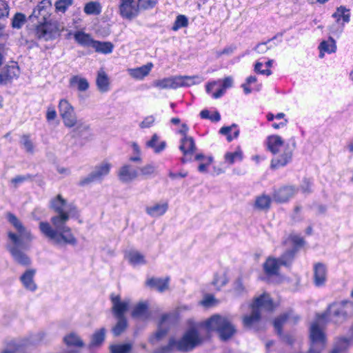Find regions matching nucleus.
<instances>
[{
    "label": "nucleus",
    "mask_w": 353,
    "mask_h": 353,
    "mask_svg": "<svg viewBox=\"0 0 353 353\" xmlns=\"http://www.w3.org/2000/svg\"><path fill=\"white\" fill-rule=\"evenodd\" d=\"M202 329H205L208 332L216 331L223 341L231 338L236 332L234 326L227 317L215 314L201 323L199 325L189 328L180 339H170L168 345L157 350L156 353H170L173 350L180 352L192 350L203 341L201 336Z\"/></svg>",
    "instance_id": "nucleus-1"
},
{
    "label": "nucleus",
    "mask_w": 353,
    "mask_h": 353,
    "mask_svg": "<svg viewBox=\"0 0 353 353\" xmlns=\"http://www.w3.org/2000/svg\"><path fill=\"white\" fill-rule=\"evenodd\" d=\"M52 208L58 213L50 219L52 225L47 221L39 223V230L42 234L56 244H68L75 245L77 243L76 237L70 228L66 225L70 217L76 216L77 210L71 203H67L61 196L52 201Z\"/></svg>",
    "instance_id": "nucleus-2"
},
{
    "label": "nucleus",
    "mask_w": 353,
    "mask_h": 353,
    "mask_svg": "<svg viewBox=\"0 0 353 353\" xmlns=\"http://www.w3.org/2000/svg\"><path fill=\"white\" fill-rule=\"evenodd\" d=\"M352 313V302L343 301L331 304L325 312L318 314L310 328L311 346L308 353H321L325 347L327 339L324 329L327 322L342 323Z\"/></svg>",
    "instance_id": "nucleus-3"
},
{
    "label": "nucleus",
    "mask_w": 353,
    "mask_h": 353,
    "mask_svg": "<svg viewBox=\"0 0 353 353\" xmlns=\"http://www.w3.org/2000/svg\"><path fill=\"white\" fill-rule=\"evenodd\" d=\"M8 219L18 232L17 234L9 232L8 236L12 243L9 246V250L17 263L23 265H29L30 259L21 250V248H26V243L32 241L31 233L23 227L21 222L14 214H8Z\"/></svg>",
    "instance_id": "nucleus-4"
},
{
    "label": "nucleus",
    "mask_w": 353,
    "mask_h": 353,
    "mask_svg": "<svg viewBox=\"0 0 353 353\" xmlns=\"http://www.w3.org/2000/svg\"><path fill=\"white\" fill-rule=\"evenodd\" d=\"M265 144L267 149L274 156L271 161L272 169L284 167L292 161L293 151L296 147L294 139L292 140L290 145L280 136L272 134L267 137Z\"/></svg>",
    "instance_id": "nucleus-5"
},
{
    "label": "nucleus",
    "mask_w": 353,
    "mask_h": 353,
    "mask_svg": "<svg viewBox=\"0 0 353 353\" xmlns=\"http://www.w3.org/2000/svg\"><path fill=\"white\" fill-rule=\"evenodd\" d=\"M48 9L50 3L48 1H41L33 11V15L43 19V23L39 25L35 30V34L39 39L48 41L54 39L59 34V28L56 22H48L50 17Z\"/></svg>",
    "instance_id": "nucleus-6"
},
{
    "label": "nucleus",
    "mask_w": 353,
    "mask_h": 353,
    "mask_svg": "<svg viewBox=\"0 0 353 353\" xmlns=\"http://www.w3.org/2000/svg\"><path fill=\"white\" fill-rule=\"evenodd\" d=\"M58 110L65 127L74 128V132L79 135L89 130V125L77 119L74 107L67 99H61L59 101Z\"/></svg>",
    "instance_id": "nucleus-7"
},
{
    "label": "nucleus",
    "mask_w": 353,
    "mask_h": 353,
    "mask_svg": "<svg viewBox=\"0 0 353 353\" xmlns=\"http://www.w3.org/2000/svg\"><path fill=\"white\" fill-rule=\"evenodd\" d=\"M203 78L199 75L172 76L153 81L152 85L159 89H177L181 87H190L201 83Z\"/></svg>",
    "instance_id": "nucleus-8"
},
{
    "label": "nucleus",
    "mask_w": 353,
    "mask_h": 353,
    "mask_svg": "<svg viewBox=\"0 0 353 353\" xmlns=\"http://www.w3.org/2000/svg\"><path fill=\"white\" fill-rule=\"evenodd\" d=\"M157 0H119V12L122 18L132 20L141 10L153 8Z\"/></svg>",
    "instance_id": "nucleus-9"
},
{
    "label": "nucleus",
    "mask_w": 353,
    "mask_h": 353,
    "mask_svg": "<svg viewBox=\"0 0 353 353\" xmlns=\"http://www.w3.org/2000/svg\"><path fill=\"white\" fill-rule=\"evenodd\" d=\"M249 307L252 309V314L243 317V325L246 327L252 328L259 322L261 311L262 310H272L274 305L269 294H263L256 298Z\"/></svg>",
    "instance_id": "nucleus-10"
},
{
    "label": "nucleus",
    "mask_w": 353,
    "mask_h": 353,
    "mask_svg": "<svg viewBox=\"0 0 353 353\" xmlns=\"http://www.w3.org/2000/svg\"><path fill=\"white\" fill-rule=\"evenodd\" d=\"M294 255V250H290L285 252L281 258L269 257L263 264V270L268 275H275L278 273L281 265H288Z\"/></svg>",
    "instance_id": "nucleus-11"
},
{
    "label": "nucleus",
    "mask_w": 353,
    "mask_h": 353,
    "mask_svg": "<svg viewBox=\"0 0 353 353\" xmlns=\"http://www.w3.org/2000/svg\"><path fill=\"white\" fill-rule=\"evenodd\" d=\"M233 79L232 77H227L223 79L212 81L206 84L205 90L208 94L214 99L221 97L225 92L226 89L232 87Z\"/></svg>",
    "instance_id": "nucleus-12"
},
{
    "label": "nucleus",
    "mask_w": 353,
    "mask_h": 353,
    "mask_svg": "<svg viewBox=\"0 0 353 353\" xmlns=\"http://www.w3.org/2000/svg\"><path fill=\"white\" fill-rule=\"evenodd\" d=\"M111 168L110 163L108 161L101 162L97 165L87 176L80 180L79 185H85L94 181H101L109 174Z\"/></svg>",
    "instance_id": "nucleus-13"
},
{
    "label": "nucleus",
    "mask_w": 353,
    "mask_h": 353,
    "mask_svg": "<svg viewBox=\"0 0 353 353\" xmlns=\"http://www.w3.org/2000/svg\"><path fill=\"white\" fill-rule=\"evenodd\" d=\"M112 303V312L116 318H125L124 314L128 310L130 301V299L121 300L118 295H112L111 296Z\"/></svg>",
    "instance_id": "nucleus-14"
},
{
    "label": "nucleus",
    "mask_w": 353,
    "mask_h": 353,
    "mask_svg": "<svg viewBox=\"0 0 353 353\" xmlns=\"http://www.w3.org/2000/svg\"><path fill=\"white\" fill-rule=\"evenodd\" d=\"M139 176V172L130 165H124L120 168L118 172L119 180L123 183H130L136 179Z\"/></svg>",
    "instance_id": "nucleus-15"
},
{
    "label": "nucleus",
    "mask_w": 353,
    "mask_h": 353,
    "mask_svg": "<svg viewBox=\"0 0 353 353\" xmlns=\"http://www.w3.org/2000/svg\"><path fill=\"white\" fill-rule=\"evenodd\" d=\"M131 315L132 318L146 321L150 318V313L148 310V303L146 301H141L137 303L132 308Z\"/></svg>",
    "instance_id": "nucleus-16"
},
{
    "label": "nucleus",
    "mask_w": 353,
    "mask_h": 353,
    "mask_svg": "<svg viewBox=\"0 0 353 353\" xmlns=\"http://www.w3.org/2000/svg\"><path fill=\"white\" fill-rule=\"evenodd\" d=\"M297 192V190L293 186H285L276 190L273 196L275 201L284 203L293 197Z\"/></svg>",
    "instance_id": "nucleus-17"
},
{
    "label": "nucleus",
    "mask_w": 353,
    "mask_h": 353,
    "mask_svg": "<svg viewBox=\"0 0 353 353\" xmlns=\"http://www.w3.org/2000/svg\"><path fill=\"white\" fill-rule=\"evenodd\" d=\"M124 257L134 267L145 265L147 262L145 255L137 250L126 251Z\"/></svg>",
    "instance_id": "nucleus-18"
},
{
    "label": "nucleus",
    "mask_w": 353,
    "mask_h": 353,
    "mask_svg": "<svg viewBox=\"0 0 353 353\" xmlns=\"http://www.w3.org/2000/svg\"><path fill=\"white\" fill-rule=\"evenodd\" d=\"M327 281V268L323 263H317L314 267V283L316 287H322Z\"/></svg>",
    "instance_id": "nucleus-19"
},
{
    "label": "nucleus",
    "mask_w": 353,
    "mask_h": 353,
    "mask_svg": "<svg viewBox=\"0 0 353 353\" xmlns=\"http://www.w3.org/2000/svg\"><path fill=\"white\" fill-rule=\"evenodd\" d=\"M19 74V68L16 65H12L6 67L0 73V85H6L10 82L14 78Z\"/></svg>",
    "instance_id": "nucleus-20"
},
{
    "label": "nucleus",
    "mask_w": 353,
    "mask_h": 353,
    "mask_svg": "<svg viewBox=\"0 0 353 353\" xmlns=\"http://www.w3.org/2000/svg\"><path fill=\"white\" fill-rule=\"evenodd\" d=\"M36 271L33 269L26 270L20 277V281L23 286L29 291L34 292L37 289V285L34 282V277Z\"/></svg>",
    "instance_id": "nucleus-21"
},
{
    "label": "nucleus",
    "mask_w": 353,
    "mask_h": 353,
    "mask_svg": "<svg viewBox=\"0 0 353 353\" xmlns=\"http://www.w3.org/2000/svg\"><path fill=\"white\" fill-rule=\"evenodd\" d=\"M152 68L153 64L152 63H148L141 67L129 68L127 70V72L131 77L137 80H142L149 74Z\"/></svg>",
    "instance_id": "nucleus-22"
},
{
    "label": "nucleus",
    "mask_w": 353,
    "mask_h": 353,
    "mask_svg": "<svg viewBox=\"0 0 353 353\" xmlns=\"http://www.w3.org/2000/svg\"><path fill=\"white\" fill-rule=\"evenodd\" d=\"M168 209L167 202L156 203L145 208L146 213L152 217H159L163 216Z\"/></svg>",
    "instance_id": "nucleus-23"
},
{
    "label": "nucleus",
    "mask_w": 353,
    "mask_h": 353,
    "mask_svg": "<svg viewBox=\"0 0 353 353\" xmlns=\"http://www.w3.org/2000/svg\"><path fill=\"white\" fill-rule=\"evenodd\" d=\"M169 278H150L146 281V285L157 290L159 292H163L169 288Z\"/></svg>",
    "instance_id": "nucleus-24"
},
{
    "label": "nucleus",
    "mask_w": 353,
    "mask_h": 353,
    "mask_svg": "<svg viewBox=\"0 0 353 353\" xmlns=\"http://www.w3.org/2000/svg\"><path fill=\"white\" fill-rule=\"evenodd\" d=\"M224 162L230 165L236 162H241L243 159V152L240 146H237L232 151H228L224 154Z\"/></svg>",
    "instance_id": "nucleus-25"
},
{
    "label": "nucleus",
    "mask_w": 353,
    "mask_h": 353,
    "mask_svg": "<svg viewBox=\"0 0 353 353\" xmlns=\"http://www.w3.org/2000/svg\"><path fill=\"white\" fill-rule=\"evenodd\" d=\"M319 57L321 59L324 57L325 53H334L336 50L335 40L332 37H329L327 40L322 41L319 46Z\"/></svg>",
    "instance_id": "nucleus-26"
},
{
    "label": "nucleus",
    "mask_w": 353,
    "mask_h": 353,
    "mask_svg": "<svg viewBox=\"0 0 353 353\" xmlns=\"http://www.w3.org/2000/svg\"><path fill=\"white\" fill-rule=\"evenodd\" d=\"M74 38L77 43L84 48H92L94 43L95 42V40L92 38L90 34L85 33L81 30L75 32L74 34Z\"/></svg>",
    "instance_id": "nucleus-27"
},
{
    "label": "nucleus",
    "mask_w": 353,
    "mask_h": 353,
    "mask_svg": "<svg viewBox=\"0 0 353 353\" xmlns=\"http://www.w3.org/2000/svg\"><path fill=\"white\" fill-rule=\"evenodd\" d=\"M350 345V339L340 337L335 339L333 347L330 353H346Z\"/></svg>",
    "instance_id": "nucleus-28"
},
{
    "label": "nucleus",
    "mask_w": 353,
    "mask_h": 353,
    "mask_svg": "<svg viewBox=\"0 0 353 353\" xmlns=\"http://www.w3.org/2000/svg\"><path fill=\"white\" fill-rule=\"evenodd\" d=\"M146 147L152 148L155 153H160L165 150L166 143L164 141H160L159 137L154 134L150 140L145 143Z\"/></svg>",
    "instance_id": "nucleus-29"
},
{
    "label": "nucleus",
    "mask_w": 353,
    "mask_h": 353,
    "mask_svg": "<svg viewBox=\"0 0 353 353\" xmlns=\"http://www.w3.org/2000/svg\"><path fill=\"white\" fill-rule=\"evenodd\" d=\"M96 83L101 92H107L110 90L109 78L103 70L98 72Z\"/></svg>",
    "instance_id": "nucleus-30"
},
{
    "label": "nucleus",
    "mask_w": 353,
    "mask_h": 353,
    "mask_svg": "<svg viewBox=\"0 0 353 353\" xmlns=\"http://www.w3.org/2000/svg\"><path fill=\"white\" fill-rule=\"evenodd\" d=\"M179 149L184 154L192 153L195 150V143L193 138L191 137H182Z\"/></svg>",
    "instance_id": "nucleus-31"
},
{
    "label": "nucleus",
    "mask_w": 353,
    "mask_h": 353,
    "mask_svg": "<svg viewBox=\"0 0 353 353\" xmlns=\"http://www.w3.org/2000/svg\"><path fill=\"white\" fill-rule=\"evenodd\" d=\"M332 17L336 19V21L343 26L350 21V12L344 7L339 8L333 14Z\"/></svg>",
    "instance_id": "nucleus-32"
},
{
    "label": "nucleus",
    "mask_w": 353,
    "mask_h": 353,
    "mask_svg": "<svg viewBox=\"0 0 353 353\" xmlns=\"http://www.w3.org/2000/svg\"><path fill=\"white\" fill-rule=\"evenodd\" d=\"M83 11L88 15H99L102 11V6L99 1H89L85 4Z\"/></svg>",
    "instance_id": "nucleus-33"
},
{
    "label": "nucleus",
    "mask_w": 353,
    "mask_h": 353,
    "mask_svg": "<svg viewBox=\"0 0 353 353\" xmlns=\"http://www.w3.org/2000/svg\"><path fill=\"white\" fill-rule=\"evenodd\" d=\"M92 48L97 52H100L102 54H110L112 52L114 46L111 42H102L95 41Z\"/></svg>",
    "instance_id": "nucleus-34"
},
{
    "label": "nucleus",
    "mask_w": 353,
    "mask_h": 353,
    "mask_svg": "<svg viewBox=\"0 0 353 353\" xmlns=\"http://www.w3.org/2000/svg\"><path fill=\"white\" fill-rule=\"evenodd\" d=\"M26 343L21 341H12L9 343L1 353H24Z\"/></svg>",
    "instance_id": "nucleus-35"
},
{
    "label": "nucleus",
    "mask_w": 353,
    "mask_h": 353,
    "mask_svg": "<svg viewBox=\"0 0 353 353\" xmlns=\"http://www.w3.org/2000/svg\"><path fill=\"white\" fill-rule=\"evenodd\" d=\"M63 341L68 346L83 347L84 345L79 336L74 332L67 334L64 337Z\"/></svg>",
    "instance_id": "nucleus-36"
},
{
    "label": "nucleus",
    "mask_w": 353,
    "mask_h": 353,
    "mask_svg": "<svg viewBox=\"0 0 353 353\" xmlns=\"http://www.w3.org/2000/svg\"><path fill=\"white\" fill-rule=\"evenodd\" d=\"M70 85L74 87H77L79 91H85L89 88V83L88 81L83 77L79 76H74L70 80Z\"/></svg>",
    "instance_id": "nucleus-37"
},
{
    "label": "nucleus",
    "mask_w": 353,
    "mask_h": 353,
    "mask_svg": "<svg viewBox=\"0 0 353 353\" xmlns=\"http://www.w3.org/2000/svg\"><path fill=\"white\" fill-rule=\"evenodd\" d=\"M220 133L227 136L228 141H231L239 136V130H236V126L233 125L232 126L223 127L220 129Z\"/></svg>",
    "instance_id": "nucleus-38"
},
{
    "label": "nucleus",
    "mask_w": 353,
    "mask_h": 353,
    "mask_svg": "<svg viewBox=\"0 0 353 353\" xmlns=\"http://www.w3.org/2000/svg\"><path fill=\"white\" fill-rule=\"evenodd\" d=\"M105 332L106 330L105 328H101L96 331L92 335L90 346L95 347L100 345L105 339Z\"/></svg>",
    "instance_id": "nucleus-39"
},
{
    "label": "nucleus",
    "mask_w": 353,
    "mask_h": 353,
    "mask_svg": "<svg viewBox=\"0 0 353 353\" xmlns=\"http://www.w3.org/2000/svg\"><path fill=\"white\" fill-rule=\"evenodd\" d=\"M291 314H283L276 319L274 321V327L279 334H281L282 325L291 321Z\"/></svg>",
    "instance_id": "nucleus-40"
},
{
    "label": "nucleus",
    "mask_w": 353,
    "mask_h": 353,
    "mask_svg": "<svg viewBox=\"0 0 353 353\" xmlns=\"http://www.w3.org/2000/svg\"><path fill=\"white\" fill-rule=\"evenodd\" d=\"M132 349L130 343L114 344L110 347L111 353H129Z\"/></svg>",
    "instance_id": "nucleus-41"
},
{
    "label": "nucleus",
    "mask_w": 353,
    "mask_h": 353,
    "mask_svg": "<svg viewBox=\"0 0 353 353\" xmlns=\"http://www.w3.org/2000/svg\"><path fill=\"white\" fill-rule=\"evenodd\" d=\"M271 199L268 196L262 195L256 198L255 207L259 210H265L269 208Z\"/></svg>",
    "instance_id": "nucleus-42"
},
{
    "label": "nucleus",
    "mask_w": 353,
    "mask_h": 353,
    "mask_svg": "<svg viewBox=\"0 0 353 353\" xmlns=\"http://www.w3.org/2000/svg\"><path fill=\"white\" fill-rule=\"evenodd\" d=\"M118 321L112 328V333L114 336H119L127 327L128 323L125 318H117Z\"/></svg>",
    "instance_id": "nucleus-43"
},
{
    "label": "nucleus",
    "mask_w": 353,
    "mask_h": 353,
    "mask_svg": "<svg viewBox=\"0 0 353 353\" xmlns=\"http://www.w3.org/2000/svg\"><path fill=\"white\" fill-rule=\"evenodd\" d=\"M228 283V279L225 274H216L212 281V284L217 290H221Z\"/></svg>",
    "instance_id": "nucleus-44"
},
{
    "label": "nucleus",
    "mask_w": 353,
    "mask_h": 353,
    "mask_svg": "<svg viewBox=\"0 0 353 353\" xmlns=\"http://www.w3.org/2000/svg\"><path fill=\"white\" fill-rule=\"evenodd\" d=\"M131 148L132 150V155L130 157V161L137 163L141 162V151L139 145L137 143L133 142L131 144Z\"/></svg>",
    "instance_id": "nucleus-45"
},
{
    "label": "nucleus",
    "mask_w": 353,
    "mask_h": 353,
    "mask_svg": "<svg viewBox=\"0 0 353 353\" xmlns=\"http://www.w3.org/2000/svg\"><path fill=\"white\" fill-rule=\"evenodd\" d=\"M47 337V333L44 331H39L30 336L28 343L30 344H38L43 342Z\"/></svg>",
    "instance_id": "nucleus-46"
},
{
    "label": "nucleus",
    "mask_w": 353,
    "mask_h": 353,
    "mask_svg": "<svg viewBox=\"0 0 353 353\" xmlns=\"http://www.w3.org/2000/svg\"><path fill=\"white\" fill-rule=\"evenodd\" d=\"M139 170L140 172V175L148 178L154 174L156 168L153 164H147L139 168Z\"/></svg>",
    "instance_id": "nucleus-47"
},
{
    "label": "nucleus",
    "mask_w": 353,
    "mask_h": 353,
    "mask_svg": "<svg viewBox=\"0 0 353 353\" xmlns=\"http://www.w3.org/2000/svg\"><path fill=\"white\" fill-rule=\"evenodd\" d=\"M188 18L185 15L180 14L176 17L172 30L176 31L181 28L188 26Z\"/></svg>",
    "instance_id": "nucleus-48"
},
{
    "label": "nucleus",
    "mask_w": 353,
    "mask_h": 353,
    "mask_svg": "<svg viewBox=\"0 0 353 353\" xmlns=\"http://www.w3.org/2000/svg\"><path fill=\"white\" fill-rule=\"evenodd\" d=\"M200 116L202 119H208L212 121H219L221 119V115L218 112H214L210 114L208 110H203L200 112Z\"/></svg>",
    "instance_id": "nucleus-49"
},
{
    "label": "nucleus",
    "mask_w": 353,
    "mask_h": 353,
    "mask_svg": "<svg viewBox=\"0 0 353 353\" xmlns=\"http://www.w3.org/2000/svg\"><path fill=\"white\" fill-rule=\"evenodd\" d=\"M25 15L21 13H17L12 19V26L14 28H20L24 24Z\"/></svg>",
    "instance_id": "nucleus-50"
},
{
    "label": "nucleus",
    "mask_w": 353,
    "mask_h": 353,
    "mask_svg": "<svg viewBox=\"0 0 353 353\" xmlns=\"http://www.w3.org/2000/svg\"><path fill=\"white\" fill-rule=\"evenodd\" d=\"M21 143L23 145L26 152L30 153L33 152L34 145L28 136L23 135L21 139Z\"/></svg>",
    "instance_id": "nucleus-51"
},
{
    "label": "nucleus",
    "mask_w": 353,
    "mask_h": 353,
    "mask_svg": "<svg viewBox=\"0 0 353 353\" xmlns=\"http://www.w3.org/2000/svg\"><path fill=\"white\" fill-rule=\"evenodd\" d=\"M212 157H207L206 158H203V160L199 163L198 170L202 173L208 172V167L212 163Z\"/></svg>",
    "instance_id": "nucleus-52"
},
{
    "label": "nucleus",
    "mask_w": 353,
    "mask_h": 353,
    "mask_svg": "<svg viewBox=\"0 0 353 353\" xmlns=\"http://www.w3.org/2000/svg\"><path fill=\"white\" fill-rule=\"evenodd\" d=\"M168 314H164L161 317V321L160 322L159 330L156 333V338L157 339H161L163 336H165L167 333V330L163 328V324L165 323L167 319H168Z\"/></svg>",
    "instance_id": "nucleus-53"
},
{
    "label": "nucleus",
    "mask_w": 353,
    "mask_h": 353,
    "mask_svg": "<svg viewBox=\"0 0 353 353\" xmlns=\"http://www.w3.org/2000/svg\"><path fill=\"white\" fill-rule=\"evenodd\" d=\"M72 3V0H58L55 3L56 9L59 12H64Z\"/></svg>",
    "instance_id": "nucleus-54"
},
{
    "label": "nucleus",
    "mask_w": 353,
    "mask_h": 353,
    "mask_svg": "<svg viewBox=\"0 0 353 353\" xmlns=\"http://www.w3.org/2000/svg\"><path fill=\"white\" fill-rule=\"evenodd\" d=\"M9 14V6L5 0H0V19H6Z\"/></svg>",
    "instance_id": "nucleus-55"
},
{
    "label": "nucleus",
    "mask_w": 353,
    "mask_h": 353,
    "mask_svg": "<svg viewBox=\"0 0 353 353\" xmlns=\"http://www.w3.org/2000/svg\"><path fill=\"white\" fill-rule=\"evenodd\" d=\"M263 66V62L260 61H256L254 65L255 72L261 74L270 76L272 74L271 70L270 69H262Z\"/></svg>",
    "instance_id": "nucleus-56"
},
{
    "label": "nucleus",
    "mask_w": 353,
    "mask_h": 353,
    "mask_svg": "<svg viewBox=\"0 0 353 353\" xmlns=\"http://www.w3.org/2000/svg\"><path fill=\"white\" fill-rule=\"evenodd\" d=\"M155 121V118L153 116H148L145 117L143 121L140 123L141 128H148L151 127Z\"/></svg>",
    "instance_id": "nucleus-57"
},
{
    "label": "nucleus",
    "mask_w": 353,
    "mask_h": 353,
    "mask_svg": "<svg viewBox=\"0 0 353 353\" xmlns=\"http://www.w3.org/2000/svg\"><path fill=\"white\" fill-rule=\"evenodd\" d=\"M233 289L236 295H240L244 292L245 288L240 279H238L234 282Z\"/></svg>",
    "instance_id": "nucleus-58"
},
{
    "label": "nucleus",
    "mask_w": 353,
    "mask_h": 353,
    "mask_svg": "<svg viewBox=\"0 0 353 353\" xmlns=\"http://www.w3.org/2000/svg\"><path fill=\"white\" fill-rule=\"evenodd\" d=\"M269 42H270V41H268V42H264V43H259L255 47L254 50L259 54H264V53H265L270 49V47L268 46V43Z\"/></svg>",
    "instance_id": "nucleus-59"
},
{
    "label": "nucleus",
    "mask_w": 353,
    "mask_h": 353,
    "mask_svg": "<svg viewBox=\"0 0 353 353\" xmlns=\"http://www.w3.org/2000/svg\"><path fill=\"white\" fill-rule=\"evenodd\" d=\"M249 85H250L248 84L247 83H245L242 84V85H241L245 94H246L251 93L252 90L259 91L261 88V84L256 85L253 88H250Z\"/></svg>",
    "instance_id": "nucleus-60"
},
{
    "label": "nucleus",
    "mask_w": 353,
    "mask_h": 353,
    "mask_svg": "<svg viewBox=\"0 0 353 353\" xmlns=\"http://www.w3.org/2000/svg\"><path fill=\"white\" fill-rule=\"evenodd\" d=\"M214 297L212 295L205 296L201 301V304L205 307H210L214 303Z\"/></svg>",
    "instance_id": "nucleus-61"
},
{
    "label": "nucleus",
    "mask_w": 353,
    "mask_h": 353,
    "mask_svg": "<svg viewBox=\"0 0 353 353\" xmlns=\"http://www.w3.org/2000/svg\"><path fill=\"white\" fill-rule=\"evenodd\" d=\"M57 117V112L54 107H49L46 113V119L48 121L54 120Z\"/></svg>",
    "instance_id": "nucleus-62"
},
{
    "label": "nucleus",
    "mask_w": 353,
    "mask_h": 353,
    "mask_svg": "<svg viewBox=\"0 0 353 353\" xmlns=\"http://www.w3.org/2000/svg\"><path fill=\"white\" fill-rule=\"evenodd\" d=\"M311 182L309 179H305L301 185V189L303 192H309L310 191Z\"/></svg>",
    "instance_id": "nucleus-63"
},
{
    "label": "nucleus",
    "mask_w": 353,
    "mask_h": 353,
    "mask_svg": "<svg viewBox=\"0 0 353 353\" xmlns=\"http://www.w3.org/2000/svg\"><path fill=\"white\" fill-rule=\"evenodd\" d=\"M287 123H288V119H285L283 121H282L279 123H276V122L272 123V126L274 129L278 130V129L285 127L287 125Z\"/></svg>",
    "instance_id": "nucleus-64"
}]
</instances>
